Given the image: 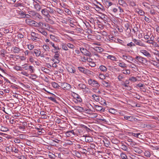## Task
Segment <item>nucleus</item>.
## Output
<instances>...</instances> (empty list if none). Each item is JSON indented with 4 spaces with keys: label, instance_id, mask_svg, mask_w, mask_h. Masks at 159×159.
<instances>
[{
    "label": "nucleus",
    "instance_id": "a18cd8bd",
    "mask_svg": "<svg viewBox=\"0 0 159 159\" xmlns=\"http://www.w3.org/2000/svg\"><path fill=\"white\" fill-rule=\"evenodd\" d=\"M35 129L38 130V133L39 134H41L42 133H43L41 131L43 129H40L38 128L37 127H35Z\"/></svg>",
    "mask_w": 159,
    "mask_h": 159
},
{
    "label": "nucleus",
    "instance_id": "de8ad7c7",
    "mask_svg": "<svg viewBox=\"0 0 159 159\" xmlns=\"http://www.w3.org/2000/svg\"><path fill=\"white\" fill-rule=\"evenodd\" d=\"M118 2L120 5H121L122 6H123L124 4H125V2L123 0H119L118 1Z\"/></svg>",
    "mask_w": 159,
    "mask_h": 159
},
{
    "label": "nucleus",
    "instance_id": "b1692460",
    "mask_svg": "<svg viewBox=\"0 0 159 159\" xmlns=\"http://www.w3.org/2000/svg\"><path fill=\"white\" fill-rule=\"evenodd\" d=\"M86 148H81V149L80 150L81 153L86 154L87 153V150Z\"/></svg>",
    "mask_w": 159,
    "mask_h": 159
},
{
    "label": "nucleus",
    "instance_id": "f3484780",
    "mask_svg": "<svg viewBox=\"0 0 159 159\" xmlns=\"http://www.w3.org/2000/svg\"><path fill=\"white\" fill-rule=\"evenodd\" d=\"M34 7L36 9L37 11H40L41 8V7L40 5L37 2L34 4Z\"/></svg>",
    "mask_w": 159,
    "mask_h": 159
},
{
    "label": "nucleus",
    "instance_id": "f704fd0d",
    "mask_svg": "<svg viewBox=\"0 0 159 159\" xmlns=\"http://www.w3.org/2000/svg\"><path fill=\"white\" fill-rule=\"evenodd\" d=\"M92 97L94 98V100L96 101H99L100 98L98 96H97L96 95L94 94L92 95Z\"/></svg>",
    "mask_w": 159,
    "mask_h": 159
},
{
    "label": "nucleus",
    "instance_id": "ea45409f",
    "mask_svg": "<svg viewBox=\"0 0 159 159\" xmlns=\"http://www.w3.org/2000/svg\"><path fill=\"white\" fill-rule=\"evenodd\" d=\"M118 80L119 81H121L122 80H123L124 77L123 75H119L117 77Z\"/></svg>",
    "mask_w": 159,
    "mask_h": 159
},
{
    "label": "nucleus",
    "instance_id": "9b49d317",
    "mask_svg": "<svg viewBox=\"0 0 159 159\" xmlns=\"http://www.w3.org/2000/svg\"><path fill=\"white\" fill-rule=\"evenodd\" d=\"M134 10L135 12L138 13V14L140 15V16H144L145 12L143 10L139 8H136Z\"/></svg>",
    "mask_w": 159,
    "mask_h": 159
},
{
    "label": "nucleus",
    "instance_id": "c756f323",
    "mask_svg": "<svg viewBox=\"0 0 159 159\" xmlns=\"http://www.w3.org/2000/svg\"><path fill=\"white\" fill-rule=\"evenodd\" d=\"M34 67L33 66H29L28 68H25V70H27L29 69L31 73H33L34 72V70L33 69Z\"/></svg>",
    "mask_w": 159,
    "mask_h": 159
},
{
    "label": "nucleus",
    "instance_id": "4d7b16f0",
    "mask_svg": "<svg viewBox=\"0 0 159 159\" xmlns=\"http://www.w3.org/2000/svg\"><path fill=\"white\" fill-rule=\"evenodd\" d=\"M48 99L51 100L52 102H56V100L55 98L53 97H48Z\"/></svg>",
    "mask_w": 159,
    "mask_h": 159
},
{
    "label": "nucleus",
    "instance_id": "4c0bfd02",
    "mask_svg": "<svg viewBox=\"0 0 159 159\" xmlns=\"http://www.w3.org/2000/svg\"><path fill=\"white\" fill-rule=\"evenodd\" d=\"M67 46L69 48L71 49L74 48L75 47V46L74 45L70 43L67 44Z\"/></svg>",
    "mask_w": 159,
    "mask_h": 159
},
{
    "label": "nucleus",
    "instance_id": "9d476101",
    "mask_svg": "<svg viewBox=\"0 0 159 159\" xmlns=\"http://www.w3.org/2000/svg\"><path fill=\"white\" fill-rule=\"evenodd\" d=\"M25 22L27 24L30 25H34L36 23L35 21L29 19H26L25 20Z\"/></svg>",
    "mask_w": 159,
    "mask_h": 159
},
{
    "label": "nucleus",
    "instance_id": "3c124183",
    "mask_svg": "<svg viewBox=\"0 0 159 159\" xmlns=\"http://www.w3.org/2000/svg\"><path fill=\"white\" fill-rule=\"evenodd\" d=\"M129 80H130L132 81L136 82L137 80L136 78L134 77H132L129 79Z\"/></svg>",
    "mask_w": 159,
    "mask_h": 159
},
{
    "label": "nucleus",
    "instance_id": "6e6552de",
    "mask_svg": "<svg viewBox=\"0 0 159 159\" xmlns=\"http://www.w3.org/2000/svg\"><path fill=\"white\" fill-rule=\"evenodd\" d=\"M41 12L43 15L49 18L51 17V16L49 15L48 11L47 8L42 9Z\"/></svg>",
    "mask_w": 159,
    "mask_h": 159
},
{
    "label": "nucleus",
    "instance_id": "69168bd1",
    "mask_svg": "<svg viewBox=\"0 0 159 159\" xmlns=\"http://www.w3.org/2000/svg\"><path fill=\"white\" fill-rule=\"evenodd\" d=\"M76 98L77 99V101H79L80 102H82V99L79 95H77Z\"/></svg>",
    "mask_w": 159,
    "mask_h": 159
},
{
    "label": "nucleus",
    "instance_id": "603ef678",
    "mask_svg": "<svg viewBox=\"0 0 159 159\" xmlns=\"http://www.w3.org/2000/svg\"><path fill=\"white\" fill-rule=\"evenodd\" d=\"M11 151L12 152H14L16 153H17L19 151V150L18 149H16V148H14V149H13L11 148Z\"/></svg>",
    "mask_w": 159,
    "mask_h": 159
},
{
    "label": "nucleus",
    "instance_id": "e433bc0d",
    "mask_svg": "<svg viewBox=\"0 0 159 159\" xmlns=\"http://www.w3.org/2000/svg\"><path fill=\"white\" fill-rule=\"evenodd\" d=\"M110 39L109 41L111 42H116V38L112 36H111V37H109Z\"/></svg>",
    "mask_w": 159,
    "mask_h": 159
},
{
    "label": "nucleus",
    "instance_id": "ddd939ff",
    "mask_svg": "<svg viewBox=\"0 0 159 159\" xmlns=\"http://www.w3.org/2000/svg\"><path fill=\"white\" fill-rule=\"evenodd\" d=\"M73 108L75 110H78L80 112H82L84 111V108L80 107L79 106H75L73 107Z\"/></svg>",
    "mask_w": 159,
    "mask_h": 159
},
{
    "label": "nucleus",
    "instance_id": "8fccbe9b",
    "mask_svg": "<svg viewBox=\"0 0 159 159\" xmlns=\"http://www.w3.org/2000/svg\"><path fill=\"white\" fill-rule=\"evenodd\" d=\"M132 136H134L137 138H139V135H140V133H132Z\"/></svg>",
    "mask_w": 159,
    "mask_h": 159
},
{
    "label": "nucleus",
    "instance_id": "f8f14e48",
    "mask_svg": "<svg viewBox=\"0 0 159 159\" xmlns=\"http://www.w3.org/2000/svg\"><path fill=\"white\" fill-rule=\"evenodd\" d=\"M38 34H36L35 33L32 32L31 33V36L32 37L31 39L33 41H36L37 39L38 38Z\"/></svg>",
    "mask_w": 159,
    "mask_h": 159
},
{
    "label": "nucleus",
    "instance_id": "1a4fd4ad",
    "mask_svg": "<svg viewBox=\"0 0 159 159\" xmlns=\"http://www.w3.org/2000/svg\"><path fill=\"white\" fill-rule=\"evenodd\" d=\"M140 52L148 58H151L152 57L151 54L149 52L145 50H140Z\"/></svg>",
    "mask_w": 159,
    "mask_h": 159
},
{
    "label": "nucleus",
    "instance_id": "0eeeda50",
    "mask_svg": "<svg viewBox=\"0 0 159 159\" xmlns=\"http://www.w3.org/2000/svg\"><path fill=\"white\" fill-rule=\"evenodd\" d=\"M133 41L134 43V44L136 45H138L141 47L145 46V44L143 43L140 40H138L135 39H134L133 40Z\"/></svg>",
    "mask_w": 159,
    "mask_h": 159
},
{
    "label": "nucleus",
    "instance_id": "5701e85b",
    "mask_svg": "<svg viewBox=\"0 0 159 159\" xmlns=\"http://www.w3.org/2000/svg\"><path fill=\"white\" fill-rule=\"evenodd\" d=\"M107 57L108 59H110L112 61H116V58L113 55H109Z\"/></svg>",
    "mask_w": 159,
    "mask_h": 159
},
{
    "label": "nucleus",
    "instance_id": "338daca9",
    "mask_svg": "<svg viewBox=\"0 0 159 159\" xmlns=\"http://www.w3.org/2000/svg\"><path fill=\"white\" fill-rule=\"evenodd\" d=\"M89 65L92 67H94L96 65L94 62H92L89 63Z\"/></svg>",
    "mask_w": 159,
    "mask_h": 159
},
{
    "label": "nucleus",
    "instance_id": "aec40b11",
    "mask_svg": "<svg viewBox=\"0 0 159 159\" xmlns=\"http://www.w3.org/2000/svg\"><path fill=\"white\" fill-rule=\"evenodd\" d=\"M127 59H128V60H126V61H127L131 63L132 65L135 66V65L134 63H132V62H130V61H133L134 59H133V58H132L131 57H130V56H129L128 57Z\"/></svg>",
    "mask_w": 159,
    "mask_h": 159
},
{
    "label": "nucleus",
    "instance_id": "412c9836",
    "mask_svg": "<svg viewBox=\"0 0 159 159\" xmlns=\"http://www.w3.org/2000/svg\"><path fill=\"white\" fill-rule=\"evenodd\" d=\"M28 13L30 14L31 16H36V14H38L37 13L33 11H28Z\"/></svg>",
    "mask_w": 159,
    "mask_h": 159
},
{
    "label": "nucleus",
    "instance_id": "c03bdc74",
    "mask_svg": "<svg viewBox=\"0 0 159 159\" xmlns=\"http://www.w3.org/2000/svg\"><path fill=\"white\" fill-rule=\"evenodd\" d=\"M16 0H6V2L9 4H13Z\"/></svg>",
    "mask_w": 159,
    "mask_h": 159
},
{
    "label": "nucleus",
    "instance_id": "dca6fc26",
    "mask_svg": "<svg viewBox=\"0 0 159 159\" xmlns=\"http://www.w3.org/2000/svg\"><path fill=\"white\" fill-rule=\"evenodd\" d=\"M133 150L139 154H140L143 152V151L142 150L137 147L134 148Z\"/></svg>",
    "mask_w": 159,
    "mask_h": 159
},
{
    "label": "nucleus",
    "instance_id": "13d9d810",
    "mask_svg": "<svg viewBox=\"0 0 159 159\" xmlns=\"http://www.w3.org/2000/svg\"><path fill=\"white\" fill-rule=\"evenodd\" d=\"M103 50V49L100 47H98L96 48V51L99 52H101Z\"/></svg>",
    "mask_w": 159,
    "mask_h": 159
},
{
    "label": "nucleus",
    "instance_id": "c9c22d12",
    "mask_svg": "<svg viewBox=\"0 0 159 159\" xmlns=\"http://www.w3.org/2000/svg\"><path fill=\"white\" fill-rule=\"evenodd\" d=\"M129 83V80H125V82L124 83V84H123V85L125 87H128Z\"/></svg>",
    "mask_w": 159,
    "mask_h": 159
},
{
    "label": "nucleus",
    "instance_id": "e2e57ef3",
    "mask_svg": "<svg viewBox=\"0 0 159 159\" xmlns=\"http://www.w3.org/2000/svg\"><path fill=\"white\" fill-rule=\"evenodd\" d=\"M109 111L110 112L113 114H114L116 113V111L113 109H109Z\"/></svg>",
    "mask_w": 159,
    "mask_h": 159
},
{
    "label": "nucleus",
    "instance_id": "6e6d98bb",
    "mask_svg": "<svg viewBox=\"0 0 159 159\" xmlns=\"http://www.w3.org/2000/svg\"><path fill=\"white\" fill-rule=\"evenodd\" d=\"M14 69L17 70H21V67L20 66H16L14 67Z\"/></svg>",
    "mask_w": 159,
    "mask_h": 159
},
{
    "label": "nucleus",
    "instance_id": "49530a36",
    "mask_svg": "<svg viewBox=\"0 0 159 159\" xmlns=\"http://www.w3.org/2000/svg\"><path fill=\"white\" fill-rule=\"evenodd\" d=\"M124 118L125 120H128L129 121H131L132 119V117L131 116H124Z\"/></svg>",
    "mask_w": 159,
    "mask_h": 159
},
{
    "label": "nucleus",
    "instance_id": "7ed1b4c3",
    "mask_svg": "<svg viewBox=\"0 0 159 159\" xmlns=\"http://www.w3.org/2000/svg\"><path fill=\"white\" fill-rule=\"evenodd\" d=\"M135 59L137 60V62L142 64H144L146 63L147 61L146 58H144L141 56H136Z\"/></svg>",
    "mask_w": 159,
    "mask_h": 159
},
{
    "label": "nucleus",
    "instance_id": "5fc2aeb1",
    "mask_svg": "<svg viewBox=\"0 0 159 159\" xmlns=\"http://www.w3.org/2000/svg\"><path fill=\"white\" fill-rule=\"evenodd\" d=\"M14 142L15 143H20V140L19 139L15 138L14 140Z\"/></svg>",
    "mask_w": 159,
    "mask_h": 159
},
{
    "label": "nucleus",
    "instance_id": "f257e3e1",
    "mask_svg": "<svg viewBox=\"0 0 159 159\" xmlns=\"http://www.w3.org/2000/svg\"><path fill=\"white\" fill-rule=\"evenodd\" d=\"M78 86L80 89L83 91L84 93L86 94L90 92V89L87 87L85 84H79Z\"/></svg>",
    "mask_w": 159,
    "mask_h": 159
},
{
    "label": "nucleus",
    "instance_id": "f03ea898",
    "mask_svg": "<svg viewBox=\"0 0 159 159\" xmlns=\"http://www.w3.org/2000/svg\"><path fill=\"white\" fill-rule=\"evenodd\" d=\"M88 84L93 87H98L99 85L97 81L95 80L90 79L88 80Z\"/></svg>",
    "mask_w": 159,
    "mask_h": 159
},
{
    "label": "nucleus",
    "instance_id": "bb28decb",
    "mask_svg": "<svg viewBox=\"0 0 159 159\" xmlns=\"http://www.w3.org/2000/svg\"><path fill=\"white\" fill-rule=\"evenodd\" d=\"M94 107L96 110L98 111H101L102 109V107L101 106L95 105Z\"/></svg>",
    "mask_w": 159,
    "mask_h": 159
},
{
    "label": "nucleus",
    "instance_id": "a878e982",
    "mask_svg": "<svg viewBox=\"0 0 159 159\" xmlns=\"http://www.w3.org/2000/svg\"><path fill=\"white\" fill-rule=\"evenodd\" d=\"M52 85L53 87L59 89L60 87V85H59L58 84L55 82H53L52 83Z\"/></svg>",
    "mask_w": 159,
    "mask_h": 159
},
{
    "label": "nucleus",
    "instance_id": "774afa93",
    "mask_svg": "<svg viewBox=\"0 0 159 159\" xmlns=\"http://www.w3.org/2000/svg\"><path fill=\"white\" fill-rule=\"evenodd\" d=\"M152 45L154 46V47H159V45L157 43L153 42Z\"/></svg>",
    "mask_w": 159,
    "mask_h": 159
},
{
    "label": "nucleus",
    "instance_id": "864d4df0",
    "mask_svg": "<svg viewBox=\"0 0 159 159\" xmlns=\"http://www.w3.org/2000/svg\"><path fill=\"white\" fill-rule=\"evenodd\" d=\"M56 11L57 12L60 14H61L63 13V11L60 8H57Z\"/></svg>",
    "mask_w": 159,
    "mask_h": 159
},
{
    "label": "nucleus",
    "instance_id": "2f4dec72",
    "mask_svg": "<svg viewBox=\"0 0 159 159\" xmlns=\"http://www.w3.org/2000/svg\"><path fill=\"white\" fill-rule=\"evenodd\" d=\"M120 148L121 149L124 151H127L128 150L127 147L125 145L122 144Z\"/></svg>",
    "mask_w": 159,
    "mask_h": 159
},
{
    "label": "nucleus",
    "instance_id": "a211bd4d",
    "mask_svg": "<svg viewBox=\"0 0 159 159\" xmlns=\"http://www.w3.org/2000/svg\"><path fill=\"white\" fill-rule=\"evenodd\" d=\"M13 49L12 50L13 51L14 53H18L20 52V49L19 48H18L16 47H13Z\"/></svg>",
    "mask_w": 159,
    "mask_h": 159
},
{
    "label": "nucleus",
    "instance_id": "c85d7f7f",
    "mask_svg": "<svg viewBox=\"0 0 159 159\" xmlns=\"http://www.w3.org/2000/svg\"><path fill=\"white\" fill-rule=\"evenodd\" d=\"M47 9H48V11L49 13H50L51 14H53L54 13V10L53 8L50 7H47Z\"/></svg>",
    "mask_w": 159,
    "mask_h": 159
},
{
    "label": "nucleus",
    "instance_id": "bf43d9fd",
    "mask_svg": "<svg viewBox=\"0 0 159 159\" xmlns=\"http://www.w3.org/2000/svg\"><path fill=\"white\" fill-rule=\"evenodd\" d=\"M127 46H129L130 47H131L133 46H135V44L133 43V42H131L129 43H128L127 44Z\"/></svg>",
    "mask_w": 159,
    "mask_h": 159
},
{
    "label": "nucleus",
    "instance_id": "20e7f679",
    "mask_svg": "<svg viewBox=\"0 0 159 159\" xmlns=\"http://www.w3.org/2000/svg\"><path fill=\"white\" fill-rule=\"evenodd\" d=\"M60 87L64 90H69L71 88V86L69 84L64 82L61 83Z\"/></svg>",
    "mask_w": 159,
    "mask_h": 159
},
{
    "label": "nucleus",
    "instance_id": "0e129e2a",
    "mask_svg": "<svg viewBox=\"0 0 159 159\" xmlns=\"http://www.w3.org/2000/svg\"><path fill=\"white\" fill-rule=\"evenodd\" d=\"M25 135L23 134H21L19 136V137L20 139H24L25 138Z\"/></svg>",
    "mask_w": 159,
    "mask_h": 159
},
{
    "label": "nucleus",
    "instance_id": "37998d69",
    "mask_svg": "<svg viewBox=\"0 0 159 159\" xmlns=\"http://www.w3.org/2000/svg\"><path fill=\"white\" fill-rule=\"evenodd\" d=\"M39 32L41 33L44 36H46L47 34V33L45 31L43 30L42 29L41 30L39 31Z\"/></svg>",
    "mask_w": 159,
    "mask_h": 159
},
{
    "label": "nucleus",
    "instance_id": "473e14b6",
    "mask_svg": "<svg viewBox=\"0 0 159 159\" xmlns=\"http://www.w3.org/2000/svg\"><path fill=\"white\" fill-rule=\"evenodd\" d=\"M144 155L147 157H149L151 154L150 152L148 151H145L144 153Z\"/></svg>",
    "mask_w": 159,
    "mask_h": 159
},
{
    "label": "nucleus",
    "instance_id": "7c9ffc66",
    "mask_svg": "<svg viewBox=\"0 0 159 159\" xmlns=\"http://www.w3.org/2000/svg\"><path fill=\"white\" fill-rule=\"evenodd\" d=\"M43 48L44 50L45 51H49L50 48L47 45H43Z\"/></svg>",
    "mask_w": 159,
    "mask_h": 159
},
{
    "label": "nucleus",
    "instance_id": "052dcab7",
    "mask_svg": "<svg viewBox=\"0 0 159 159\" xmlns=\"http://www.w3.org/2000/svg\"><path fill=\"white\" fill-rule=\"evenodd\" d=\"M48 156L51 159L54 158L55 157V155L52 153H51L50 154H49Z\"/></svg>",
    "mask_w": 159,
    "mask_h": 159
},
{
    "label": "nucleus",
    "instance_id": "4468645a",
    "mask_svg": "<svg viewBox=\"0 0 159 159\" xmlns=\"http://www.w3.org/2000/svg\"><path fill=\"white\" fill-rule=\"evenodd\" d=\"M34 53L35 54L36 56L37 57H39L40 55L41 56V57H43V54H41V51L37 49H34Z\"/></svg>",
    "mask_w": 159,
    "mask_h": 159
},
{
    "label": "nucleus",
    "instance_id": "09e8293b",
    "mask_svg": "<svg viewBox=\"0 0 159 159\" xmlns=\"http://www.w3.org/2000/svg\"><path fill=\"white\" fill-rule=\"evenodd\" d=\"M120 156L122 159H128L127 158L126 155L123 153H121Z\"/></svg>",
    "mask_w": 159,
    "mask_h": 159
},
{
    "label": "nucleus",
    "instance_id": "6ab92c4d",
    "mask_svg": "<svg viewBox=\"0 0 159 159\" xmlns=\"http://www.w3.org/2000/svg\"><path fill=\"white\" fill-rule=\"evenodd\" d=\"M93 140V138L89 136H87L85 138V141L87 142H92Z\"/></svg>",
    "mask_w": 159,
    "mask_h": 159
},
{
    "label": "nucleus",
    "instance_id": "423d86ee",
    "mask_svg": "<svg viewBox=\"0 0 159 159\" xmlns=\"http://www.w3.org/2000/svg\"><path fill=\"white\" fill-rule=\"evenodd\" d=\"M78 70L80 72L83 73L84 74H86L88 73L89 74H91V71L89 70L85 69L84 67H78Z\"/></svg>",
    "mask_w": 159,
    "mask_h": 159
},
{
    "label": "nucleus",
    "instance_id": "2eb2a0df",
    "mask_svg": "<svg viewBox=\"0 0 159 159\" xmlns=\"http://www.w3.org/2000/svg\"><path fill=\"white\" fill-rule=\"evenodd\" d=\"M20 15L23 18H30L31 17V16L28 14H25L24 12H22L20 13Z\"/></svg>",
    "mask_w": 159,
    "mask_h": 159
},
{
    "label": "nucleus",
    "instance_id": "680f3d73",
    "mask_svg": "<svg viewBox=\"0 0 159 159\" xmlns=\"http://www.w3.org/2000/svg\"><path fill=\"white\" fill-rule=\"evenodd\" d=\"M28 47L30 50H31L33 49L34 46L33 45L30 44L28 45Z\"/></svg>",
    "mask_w": 159,
    "mask_h": 159
},
{
    "label": "nucleus",
    "instance_id": "393cba45",
    "mask_svg": "<svg viewBox=\"0 0 159 159\" xmlns=\"http://www.w3.org/2000/svg\"><path fill=\"white\" fill-rule=\"evenodd\" d=\"M61 46L62 48L65 51H68V49L67 47V44H66L62 43L61 44Z\"/></svg>",
    "mask_w": 159,
    "mask_h": 159
},
{
    "label": "nucleus",
    "instance_id": "4be33fe9",
    "mask_svg": "<svg viewBox=\"0 0 159 159\" xmlns=\"http://www.w3.org/2000/svg\"><path fill=\"white\" fill-rule=\"evenodd\" d=\"M68 71L71 73H74L75 72V70L74 68L69 67L68 69Z\"/></svg>",
    "mask_w": 159,
    "mask_h": 159
},
{
    "label": "nucleus",
    "instance_id": "58836bf2",
    "mask_svg": "<svg viewBox=\"0 0 159 159\" xmlns=\"http://www.w3.org/2000/svg\"><path fill=\"white\" fill-rule=\"evenodd\" d=\"M22 125V126H20L19 127V129H25V126H26L27 124L25 122H23Z\"/></svg>",
    "mask_w": 159,
    "mask_h": 159
},
{
    "label": "nucleus",
    "instance_id": "39448f33",
    "mask_svg": "<svg viewBox=\"0 0 159 159\" xmlns=\"http://www.w3.org/2000/svg\"><path fill=\"white\" fill-rule=\"evenodd\" d=\"M80 50L82 53L84 55L90 57L91 56V52L88 51L86 49L84 48H80Z\"/></svg>",
    "mask_w": 159,
    "mask_h": 159
},
{
    "label": "nucleus",
    "instance_id": "72a5a7b5",
    "mask_svg": "<svg viewBox=\"0 0 159 159\" xmlns=\"http://www.w3.org/2000/svg\"><path fill=\"white\" fill-rule=\"evenodd\" d=\"M117 63H118V66L122 68H124L126 67V65L124 63H119L118 62Z\"/></svg>",
    "mask_w": 159,
    "mask_h": 159
},
{
    "label": "nucleus",
    "instance_id": "a19ab883",
    "mask_svg": "<svg viewBox=\"0 0 159 159\" xmlns=\"http://www.w3.org/2000/svg\"><path fill=\"white\" fill-rule=\"evenodd\" d=\"M55 55L54 56V58L55 59H57L59 57V55L58 53V51H57L54 52Z\"/></svg>",
    "mask_w": 159,
    "mask_h": 159
},
{
    "label": "nucleus",
    "instance_id": "cd10ccee",
    "mask_svg": "<svg viewBox=\"0 0 159 159\" xmlns=\"http://www.w3.org/2000/svg\"><path fill=\"white\" fill-rule=\"evenodd\" d=\"M100 69L102 71L106 72L107 70V68L104 66L101 65L100 66Z\"/></svg>",
    "mask_w": 159,
    "mask_h": 159
},
{
    "label": "nucleus",
    "instance_id": "79ce46f5",
    "mask_svg": "<svg viewBox=\"0 0 159 159\" xmlns=\"http://www.w3.org/2000/svg\"><path fill=\"white\" fill-rule=\"evenodd\" d=\"M77 148L78 149L80 150L81 148H87V146H84L82 145L78 144L77 145Z\"/></svg>",
    "mask_w": 159,
    "mask_h": 159
}]
</instances>
